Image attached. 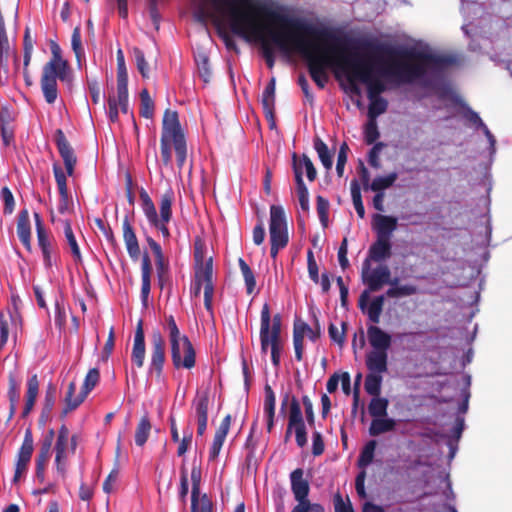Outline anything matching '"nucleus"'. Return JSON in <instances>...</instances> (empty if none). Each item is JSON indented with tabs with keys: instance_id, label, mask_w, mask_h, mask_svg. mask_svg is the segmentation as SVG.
I'll use <instances>...</instances> for the list:
<instances>
[{
	"instance_id": "63",
	"label": "nucleus",
	"mask_w": 512,
	"mask_h": 512,
	"mask_svg": "<svg viewBox=\"0 0 512 512\" xmlns=\"http://www.w3.org/2000/svg\"><path fill=\"white\" fill-rule=\"evenodd\" d=\"M196 63L198 66L200 77L204 80V82H208L211 76L208 56L206 54H200L196 58Z\"/></svg>"
},
{
	"instance_id": "25",
	"label": "nucleus",
	"mask_w": 512,
	"mask_h": 512,
	"mask_svg": "<svg viewBox=\"0 0 512 512\" xmlns=\"http://www.w3.org/2000/svg\"><path fill=\"white\" fill-rule=\"evenodd\" d=\"M232 417L230 414L226 415L221 421L219 427L217 428L212 445L209 450V461H215L219 456V453L222 449L226 436L229 432L231 425Z\"/></svg>"
},
{
	"instance_id": "49",
	"label": "nucleus",
	"mask_w": 512,
	"mask_h": 512,
	"mask_svg": "<svg viewBox=\"0 0 512 512\" xmlns=\"http://www.w3.org/2000/svg\"><path fill=\"white\" fill-rule=\"evenodd\" d=\"M53 173H54L55 181L57 183L60 197L62 198V201H64L66 203L68 201V197H69L66 175L63 172L62 168L56 164L53 165Z\"/></svg>"
},
{
	"instance_id": "33",
	"label": "nucleus",
	"mask_w": 512,
	"mask_h": 512,
	"mask_svg": "<svg viewBox=\"0 0 512 512\" xmlns=\"http://www.w3.org/2000/svg\"><path fill=\"white\" fill-rule=\"evenodd\" d=\"M276 396L269 384L264 387V413L267 418V431L270 433L274 427Z\"/></svg>"
},
{
	"instance_id": "4",
	"label": "nucleus",
	"mask_w": 512,
	"mask_h": 512,
	"mask_svg": "<svg viewBox=\"0 0 512 512\" xmlns=\"http://www.w3.org/2000/svg\"><path fill=\"white\" fill-rule=\"evenodd\" d=\"M172 146L175 150L177 166L182 169L187 159L185 133L178 112L166 109L163 113L160 137V155L162 163L166 167L172 163Z\"/></svg>"
},
{
	"instance_id": "12",
	"label": "nucleus",
	"mask_w": 512,
	"mask_h": 512,
	"mask_svg": "<svg viewBox=\"0 0 512 512\" xmlns=\"http://www.w3.org/2000/svg\"><path fill=\"white\" fill-rule=\"evenodd\" d=\"M314 326L310 327L301 319H296L293 325V346L295 358L302 361L304 353V337L307 336L312 342H316L322 334V329L317 316L314 314Z\"/></svg>"
},
{
	"instance_id": "57",
	"label": "nucleus",
	"mask_w": 512,
	"mask_h": 512,
	"mask_svg": "<svg viewBox=\"0 0 512 512\" xmlns=\"http://www.w3.org/2000/svg\"><path fill=\"white\" fill-rule=\"evenodd\" d=\"M206 244L205 242L200 238L196 237L194 240V260L195 265H205V262L207 261L206 257Z\"/></svg>"
},
{
	"instance_id": "62",
	"label": "nucleus",
	"mask_w": 512,
	"mask_h": 512,
	"mask_svg": "<svg viewBox=\"0 0 512 512\" xmlns=\"http://www.w3.org/2000/svg\"><path fill=\"white\" fill-rule=\"evenodd\" d=\"M224 20L227 21V16H219V22L218 23L213 22V24L216 26L218 34L222 38V40L224 41L226 47L228 49H236L237 46H236L235 41L233 40V38L223 28V21Z\"/></svg>"
},
{
	"instance_id": "35",
	"label": "nucleus",
	"mask_w": 512,
	"mask_h": 512,
	"mask_svg": "<svg viewBox=\"0 0 512 512\" xmlns=\"http://www.w3.org/2000/svg\"><path fill=\"white\" fill-rule=\"evenodd\" d=\"M76 392V383L75 381H71L68 384L67 392L65 394L64 402L65 407L63 408L62 415L65 416L69 412L75 410L78 408L86 399V397L83 395L82 391L78 395L75 396Z\"/></svg>"
},
{
	"instance_id": "10",
	"label": "nucleus",
	"mask_w": 512,
	"mask_h": 512,
	"mask_svg": "<svg viewBox=\"0 0 512 512\" xmlns=\"http://www.w3.org/2000/svg\"><path fill=\"white\" fill-rule=\"evenodd\" d=\"M260 21L262 23V33L260 35H257V36H254V35H251L249 37H243L244 39H258L261 41L262 43V55L265 59V62L268 66V68L272 69L275 65V56H274V50L270 44L273 43L275 45V43L273 42V40L271 39V32H284V33H287V30H284L278 23H275L273 22L272 20L270 19H267L265 17H261L260 18ZM276 46L285 54H290L292 52H297V50L293 49L291 51H283L277 44ZM299 54L304 58V56L299 52Z\"/></svg>"
},
{
	"instance_id": "3",
	"label": "nucleus",
	"mask_w": 512,
	"mask_h": 512,
	"mask_svg": "<svg viewBox=\"0 0 512 512\" xmlns=\"http://www.w3.org/2000/svg\"><path fill=\"white\" fill-rule=\"evenodd\" d=\"M363 48L373 52L379 64L378 73L396 85L412 84L422 79L429 68L442 70L456 63L451 55H438L414 48H396L382 43L366 42Z\"/></svg>"
},
{
	"instance_id": "43",
	"label": "nucleus",
	"mask_w": 512,
	"mask_h": 512,
	"mask_svg": "<svg viewBox=\"0 0 512 512\" xmlns=\"http://www.w3.org/2000/svg\"><path fill=\"white\" fill-rule=\"evenodd\" d=\"M376 446V440H370L364 445L357 459V466L359 468L365 470V468L372 463Z\"/></svg>"
},
{
	"instance_id": "37",
	"label": "nucleus",
	"mask_w": 512,
	"mask_h": 512,
	"mask_svg": "<svg viewBox=\"0 0 512 512\" xmlns=\"http://www.w3.org/2000/svg\"><path fill=\"white\" fill-rule=\"evenodd\" d=\"M64 236H65L66 242L70 248L74 262L76 264L82 263V261H83L82 254H81L78 242L76 240V237L73 233L71 223L68 220L64 221Z\"/></svg>"
},
{
	"instance_id": "1",
	"label": "nucleus",
	"mask_w": 512,
	"mask_h": 512,
	"mask_svg": "<svg viewBox=\"0 0 512 512\" xmlns=\"http://www.w3.org/2000/svg\"><path fill=\"white\" fill-rule=\"evenodd\" d=\"M219 16H227L231 32L239 37L260 35L263 29L261 17L278 23L287 33L271 32L270 36L286 52L295 34H306L319 40H338L328 28L281 13L262 0H201L193 13L194 19L202 25H206L208 20L218 23Z\"/></svg>"
},
{
	"instance_id": "23",
	"label": "nucleus",
	"mask_w": 512,
	"mask_h": 512,
	"mask_svg": "<svg viewBox=\"0 0 512 512\" xmlns=\"http://www.w3.org/2000/svg\"><path fill=\"white\" fill-rule=\"evenodd\" d=\"M122 236L129 257L137 261L141 255L140 245L129 217L126 215L122 220Z\"/></svg>"
},
{
	"instance_id": "17",
	"label": "nucleus",
	"mask_w": 512,
	"mask_h": 512,
	"mask_svg": "<svg viewBox=\"0 0 512 512\" xmlns=\"http://www.w3.org/2000/svg\"><path fill=\"white\" fill-rule=\"evenodd\" d=\"M201 475V468L194 465L191 469V512H213V503L207 494L200 497Z\"/></svg>"
},
{
	"instance_id": "44",
	"label": "nucleus",
	"mask_w": 512,
	"mask_h": 512,
	"mask_svg": "<svg viewBox=\"0 0 512 512\" xmlns=\"http://www.w3.org/2000/svg\"><path fill=\"white\" fill-rule=\"evenodd\" d=\"M314 149L316 150L322 165L330 170L333 165L332 154L328 149V146L319 137L314 139Z\"/></svg>"
},
{
	"instance_id": "41",
	"label": "nucleus",
	"mask_w": 512,
	"mask_h": 512,
	"mask_svg": "<svg viewBox=\"0 0 512 512\" xmlns=\"http://www.w3.org/2000/svg\"><path fill=\"white\" fill-rule=\"evenodd\" d=\"M152 425L148 415L141 417L135 431V443L142 447L148 440Z\"/></svg>"
},
{
	"instance_id": "34",
	"label": "nucleus",
	"mask_w": 512,
	"mask_h": 512,
	"mask_svg": "<svg viewBox=\"0 0 512 512\" xmlns=\"http://www.w3.org/2000/svg\"><path fill=\"white\" fill-rule=\"evenodd\" d=\"M7 397L9 400L8 421H10L15 416L17 404L20 399V383L13 374H9L8 376Z\"/></svg>"
},
{
	"instance_id": "31",
	"label": "nucleus",
	"mask_w": 512,
	"mask_h": 512,
	"mask_svg": "<svg viewBox=\"0 0 512 512\" xmlns=\"http://www.w3.org/2000/svg\"><path fill=\"white\" fill-rule=\"evenodd\" d=\"M151 271V260L148 253L145 252L141 261V298L144 304L147 302L151 290Z\"/></svg>"
},
{
	"instance_id": "52",
	"label": "nucleus",
	"mask_w": 512,
	"mask_h": 512,
	"mask_svg": "<svg viewBox=\"0 0 512 512\" xmlns=\"http://www.w3.org/2000/svg\"><path fill=\"white\" fill-rule=\"evenodd\" d=\"M238 264L245 281L247 293L252 294L256 287V279L254 273L249 265L244 261V259L239 258Z\"/></svg>"
},
{
	"instance_id": "45",
	"label": "nucleus",
	"mask_w": 512,
	"mask_h": 512,
	"mask_svg": "<svg viewBox=\"0 0 512 512\" xmlns=\"http://www.w3.org/2000/svg\"><path fill=\"white\" fill-rule=\"evenodd\" d=\"M351 197L354 208L359 218L365 217V208L362 201L361 187L357 179H353L350 183Z\"/></svg>"
},
{
	"instance_id": "59",
	"label": "nucleus",
	"mask_w": 512,
	"mask_h": 512,
	"mask_svg": "<svg viewBox=\"0 0 512 512\" xmlns=\"http://www.w3.org/2000/svg\"><path fill=\"white\" fill-rule=\"evenodd\" d=\"M137 69L143 78H149V65L145 59V55L140 48L133 49Z\"/></svg>"
},
{
	"instance_id": "50",
	"label": "nucleus",
	"mask_w": 512,
	"mask_h": 512,
	"mask_svg": "<svg viewBox=\"0 0 512 512\" xmlns=\"http://www.w3.org/2000/svg\"><path fill=\"white\" fill-rule=\"evenodd\" d=\"M397 178L398 175L395 172H392L384 177H376L370 184L369 188L374 192H383V190L391 187Z\"/></svg>"
},
{
	"instance_id": "26",
	"label": "nucleus",
	"mask_w": 512,
	"mask_h": 512,
	"mask_svg": "<svg viewBox=\"0 0 512 512\" xmlns=\"http://www.w3.org/2000/svg\"><path fill=\"white\" fill-rule=\"evenodd\" d=\"M145 334L143 330V321L139 320L136 326L134 342L132 347L131 359L137 366V368H142L145 360Z\"/></svg>"
},
{
	"instance_id": "22",
	"label": "nucleus",
	"mask_w": 512,
	"mask_h": 512,
	"mask_svg": "<svg viewBox=\"0 0 512 512\" xmlns=\"http://www.w3.org/2000/svg\"><path fill=\"white\" fill-rule=\"evenodd\" d=\"M290 484L294 499L297 501L296 506H302L307 502H311L308 498L310 484L309 481L304 478V470L302 468H296L290 473ZM302 508L303 507H301V509Z\"/></svg>"
},
{
	"instance_id": "36",
	"label": "nucleus",
	"mask_w": 512,
	"mask_h": 512,
	"mask_svg": "<svg viewBox=\"0 0 512 512\" xmlns=\"http://www.w3.org/2000/svg\"><path fill=\"white\" fill-rule=\"evenodd\" d=\"M175 200V194L171 187H169L165 192L161 195L159 201V219H162L163 222H170L172 219V205Z\"/></svg>"
},
{
	"instance_id": "60",
	"label": "nucleus",
	"mask_w": 512,
	"mask_h": 512,
	"mask_svg": "<svg viewBox=\"0 0 512 512\" xmlns=\"http://www.w3.org/2000/svg\"><path fill=\"white\" fill-rule=\"evenodd\" d=\"M94 222L98 229L103 233V235L105 236L108 243L112 246V248H118V242L110 225L105 224L104 221L100 218H96Z\"/></svg>"
},
{
	"instance_id": "56",
	"label": "nucleus",
	"mask_w": 512,
	"mask_h": 512,
	"mask_svg": "<svg viewBox=\"0 0 512 512\" xmlns=\"http://www.w3.org/2000/svg\"><path fill=\"white\" fill-rule=\"evenodd\" d=\"M347 326V322L343 321L341 323V330H339L336 325L331 323L328 327V333L331 340L336 342L338 345L342 346L345 342Z\"/></svg>"
},
{
	"instance_id": "54",
	"label": "nucleus",
	"mask_w": 512,
	"mask_h": 512,
	"mask_svg": "<svg viewBox=\"0 0 512 512\" xmlns=\"http://www.w3.org/2000/svg\"><path fill=\"white\" fill-rule=\"evenodd\" d=\"M100 379V372L97 368H92L85 376L81 391L85 397L95 388Z\"/></svg>"
},
{
	"instance_id": "16",
	"label": "nucleus",
	"mask_w": 512,
	"mask_h": 512,
	"mask_svg": "<svg viewBox=\"0 0 512 512\" xmlns=\"http://www.w3.org/2000/svg\"><path fill=\"white\" fill-rule=\"evenodd\" d=\"M365 364L368 369V374L365 377L364 388L365 391L371 396H380L382 382H383V373L388 371V363L378 362L375 363L374 360L365 359Z\"/></svg>"
},
{
	"instance_id": "42",
	"label": "nucleus",
	"mask_w": 512,
	"mask_h": 512,
	"mask_svg": "<svg viewBox=\"0 0 512 512\" xmlns=\"http://www.w3.org/2000/svg\"><path fill=\"white\" fill-rule=\"evenodd\" d=\"M292 158H293V172H294V176H295L297 196L298 197H309L308 188L306 187L304 180H303L302 165L297 162V154L294 153Z\"/></svg>"
},
{
	"instance_id": "18",
	"label": "nucleus",
	"mask_w": 512,
	"mask_h": 512,
	"mask_svg": "<svg viewBox=\"0 0 512 512\" xmlns=\"http://www.w3.org/2000/svg\"><path fill=\"white\" fill-rule=\"evenodd\" d=\"M290 427H293L295 440L298 447L303 448L307 444V430L300 403L296 397L290 401Z\"/></svg>"
},
{
	"instance_id": "13",
	"label": "nucleus",
	"mask_w": 512,
	"mask_h": 512,
	"mask_svg": "<svg viewBox=\"0 0 512 512\" xmlns=\"http://www.w3.org/2000/svg\"><path fill=\"white\" fill-rule=\"evenodd\" d=\"M150 364L149 373L155 374L159 380L162 377L166 361V343L159 329H154L150 337Z\"/></svg>"
},
{
	"instance_id": "55",
	"label": "nucleus",
	"mask_w": 512,
	"mask_h": 512,
	"mask_svg": "<svg viewBox=\"0 0 512 512\" xmlns=\"http://www.w3.org/2000/svg\"><path fill=\"white\" fill-rule=\"evenodd\" d=\"M34 47V40L31 37L29 27H26L23 37V64L29 66Z\"/></svg>"
},
{
	"instance_id": "47",
	"label": "nucleus",
	"mask_w": 512,
	"mask_h": 512,
	"mask_svg": "<svg viewBox=\"0 0 512 512\" xmlns=\"http://www.w3.org/2000/svg\"><path fill=\"white\" fill-rule=\"evenodd\" d=\"M454 102L463 109V117L469 123L474 125L476 128H480L484 124L478 113L472 110L461 98L456 97Z\"/></svg>"
},
{
	"instance_id": "8",
	"label": "nucleus",
	"mask_w": 512,
	"mask_h": 512,
	"mask_svg": "<svg viewBox=\"0 0 512 512\" xmlns=\"http://www.w3.org/2000/svg\"><path fill=\"white\" fill-rule=\"evenodd\" d=\"M34 220L37 243L43 256L44 266L49 269L60 259L59 249L53 235L46 230L39 213L34 212Z\"/></svg>"
},
{
	"instance_id": "19",
	"label": "nucleus",
	"mask_w": 512,
	"mask_h": 512,
	"mask_svg": "<svg viewBox=\"0 0 512 512\" xmlns=\"http://www.w3.org/2000/svg\"><path fill=\"white\" fill-rule=\"evenodd\" d=\"M34 450L33 434L30 428H27L24 434L22 445L17 454V461L15 464V473L13 481L17 482L22 474L27 470L28 464L31 460Z\"/></svg>"
},
{
	"instance_id": "30",
	"label": "nucleus",
	"mask_w": 512,
	"mask_h": 512,
	"mask_svg": "<svg viewBox=\"0 0 512 512\" xmlns=\"http://www.w3.org/2000/svg\"><path fill=\"white\" fill-rule=\"evenodd\" d=\"M39 392V380L36 374L32 375L27 381V390L25 393V405L21 414L26 418L32 411Z\"/></svg>"
},
{
	"instance_id": "38",
	"label": "nucleus",
	"mask_w": 512,
	"mask_h": 512,
	"mask_svg": "<svg viewBox=\"0 0 512 512\" xmlns=\"http://www.w3.org/2000/svg\"><path fill=\"white\" fill-rule=\"evenodd\" d=\"M396 421L392 418L378 417L373 418L369 427V434L371 436H378L383 433L395 430Z\"/></svg>"
},
{
	"instance_id": "24",
	"label": "nucleus",
	"mask_w": 512,
	"mask_h": 512,
	"mask_svg": "<svg viewBox=\"0 0 512 512\" xmlns=\"http://www.w3.org/2000/svg\"><path fill=\"white\" fill-rule=\"evenodd\" d=\"M397 218L380 213L372 216V228L376 232L377 238L390 239L393 232L397 229Z\"/></svg>"
},
{
	"instance_id": "20",
	"label": "nucleus",
	"mask_w": 512,
	"mask_h": 512,
	"mask_svg": "<svg viewBox=\"0 0 512 512\" xmlns=\"http://www.w3.org/2000/svg\"><path fill=\"white\" fill-rule=\"evenodd\" d=\"M54 141L58 152L63 159L65 169L68 176H72L74 173V168L77 164V157L75 155L74 149L67 140L64 132L61 129H57L54 135Z\"/></svg>"
},
{
	"instance_id": "61",
	"label": "nucleus",
	"mask_w": 512,
	"mask_h": 512,
	"mask_svg": "<svg viewBox=\"0 0 512 512\" xmlns=\"http://www.w3.org/2000/svg\"><path fill=\"white\" fill-rule=\"evenodd\" d=\"M364 134L365 142L368 145L374 144L376 140L379 138L380 133L378 131V126L375 119H368V122L365 126Z\"/></svg>"
},
{
	"instance_id": "5",
	"label": "nucleus",
	"mask_w": 512,
	"mask_h": 512,
	"mask_svg": "<svg viewBox=\"0 0 512 512\" xmlns=\"http://www.w3.org/2000/svg\"><path fill=\"white\" fill-rule=\"evenodd\" d=\"M51 58L43 66L40 85L45 101L54 104L58 97L57 79L64 82L69 77V63L62 58L60 46L51 41Z\"/></svg>"
},
{
	"instance_id": "53",
	"label": "nucleus",
	"mask_w": 512,
	"mask_h": 512,
	"mask_svg": "<svg viewBox=\"0 0 512 512\" xmlns=\"http://www.w3.org/2000/svg\"><path fill=\"white\" fill-rule=\"evenodd\" d=\"M140 115L144 118H152L154 115V102L147 89L140 92Z\"/></svg>"
},
{
	"instance_id": "7",
	"label": "nucleus",
	"mask_w": 512,
	"mask_h": 512,
	"mask_svg": "<svg viewBox=\"0 0 512 512\" xmlns=\"http://www.w3.org/2000/svg\"><path fill=\"white\" fill-rule=\"evenodd\" d=\"M165 329L168 333L171 360L176 369H192L196 364L195 349L186 335H181L172 315L166 317Z\"/></svg>"
},
{
	"instance_id": "11",
	"label": "nucleus",
	"mask_w": 512,
	"mask_h": 512,
	"mask_svg": "<svg viewBox=\"0 0 512 512\" xmlns=\"http://www.w3.org/2000/svg\"><path fill=\"white\" fill-rule=\"evenodd\" d=\"M362 281L368 286L367 291L370 293L379 291L385 284L395 286L399 283V278L391 279V271L387 265L370 269L369 259H365L362 266Z\"/></svg>"
},
{
	"instance_id": "48",
	"label": "nucleus",
	"mask_w": 512,
	"mask_h": 512,
	"mask_svg": "<svg viewBox=\"0 0 512 512\" xmlns=\"http://www.w3.org/2000/svg\"><path fill=\"white\" fill-rule=\"evenodd\" d=\"M368 119H377L378 116L385 113L388 108V101L383 97L369 99Z\"/></svg>"
},
{
	"instance_id": "32",
	"label": "nucleus",
	"mask_w": 512,
	"mask_h": 512,
	"mask_svg": "<svg viewBox=\"0 0 512 512\" xmlns=\"http://www.w3.org/2000/svg\"><path fill=\"white\" fill-rule=\"evenodd\" d=\"M57 389L53 383H49L45 390L43 408L39 417V424L45 425L51 416L52 410L56 402Z\"/></svg>"
},
{
	"instance_id": "21",
	"label": "nucleus",
	"mask_w": 512,
	"mask_h": 512,
	"mask_svg": "<svg viewBox=\"0 0 512 512\" xmlns=\"http://www.w3.org/2000/svg\"><path fill=\"white\" fill-rule=\"evenodd\" d=\"M370 293L364 290L358 300V306L363 313H366L372 325L380 322V317L383 311L385 297L383 295L376 296L368 305Z\"/></svg>"
},
{
	"instance_id": "9",
	"label": "nucleus",
	"mask_w": 512,
	"mask_h": 512,
	"mask_svg": "<svg viewBox=\"0 0 512 512\" xmlns=\"http://www.w3.org/2000/svg\"><path fill=\"white\" fill-rule=\"evenodd\" d=\"M367 338L372 350L369 351L365 359L374 360L375 363H388V350L391 347V335L382 330L377 325L367 327Z\"/></svg>"
},
{
	"instance_id": "46",
	"label": "nucleus",
	"mask_w": 512,
	"mask_h": 512,
	"mask_svg": "<svg viewBox=\"0 0 512 512\" xmlns=\"http://www.w3.org/2000/svg\"><path fill=\"white\" fill-rule=\"evenodd\" d=\"M139 196L142 202V210L148 220V222L155 220L158 217L156 207L151 197L144 188H141Z\"/></svg>"
},
{
	"instance_id": "64",
	"label": "nucleus",
	"mask_w": 512,
	"mask_h": 512,
	"mask_svg": "<svg viewBox=\"0 0 512 512\" xmlns=\"http://www.w3.org/2000/svg\"><path fill=\"white\" fill-rule=\"evenodd\" d=\"M1 197L4 202V213L11 214L15 208L14 196L8 187L1 189Z\"/></svg>"
},
{
	"instance_id": "58",
	"label": "nucleus",
	"mask_w": 512,
	"mask_h": 512,
	"mask_svg": "<svg viewBox=\"0 0 512 512\" xmlns=\"http://www.w3.org/2000/svg\"><path fill=\"white\" fill-rule=\"evenodd\" d=\"M317 213L324 228L328 225L329 201L323 196L316 197Z\"/></svg>"
},
{
	"instance_id": "6",
	"label": "nucleus",
	"mask_w": 512,
	"mask_h": 512,
	"mask_svg": "<svg viewBox=\"0 0 512 512\" xmlns=\"http://www.w3.org/2000/svg\"><path fill=\"white\" fill-rule=\"evenodd\" d=\"M260 343L262 354H267L271 348V361L274 367H279L283 343L281 339V315L276 314L271 319L270 307L265 303L260 316Z\"/></svg>"
},
{
	"instance_id": "2",
	"label": "nucleus",
	"mask_w": 512,
	"mask_h": 512,
	"mask_svg": "<svg viewBox=\"0 0 512 512\" xmlns=\"http://www.w3.org/2000/svg\"><path fill=\"white\" fill-rule=\"evenodd\" d=\"M338 40H319L306 34H295L289 49L300 52L306 61L308 72L316 85L323 89L329 80L327 69L337 67L342 70L348 82L359 80L367 86L368 99L381 97L387 87L383 81L373 76V62L378 63L373 52L367 57L352 51V41L337 35Z\"/></svg>"
},
{
	"instance_id": "28",
	"label": "nucleus",
	"mask_w": 512,
	"mask_h": 512,
	"mask_svg": "<svg viewBox=\"0 0 512 512\" xmlns=\"http://www.w3.org/2000/svg\"><path fill=\"white\" fill-rule=\"evenodd\" d=\"M275 89H276V79L272 77L269 83L266 85L263 93L261 103L263 106V111L267 120L271 121L272 125H275L274 117H275Z\"/></svg>"
},
{
	"instance_id": "15",
	"label": "nucleus",
	"mask_w": 512,
	"mask_h": 512,
	"mask_svg": "<svg viewBox=\"0 0 512 512\" xmlns=\"http://www.w3.org/2000/svg\"><path fill=\"white\" fill-rule=\"evenodd\" d=\"M194 281L204 285V306L210 313L213 312V258L208 257L205 265H195Z\"/></svg>"
},
{
	"instance_id": "29",
	"label": "nucleus",
	"mask_w": 512,
	"mask_h": 512,
	"mask_svg": "<svg viewBox=\"0 0 512 512\" xmlns=\"http://www.w3.org/2000/svg\"><path fill=\"white\" fill-rule=\"evenodd\" d=\"M17 235L24 247L31 252V225L29 214L26 209L22 210L17 219Z\"/></svg>"
},
{
	"instance_id": "51",
	"label": "nucleus",
	"mask_w": 512,
	"mask_h": 512,
	"mask_svg": "<svg viewBox=\"0 0 512 512\" xmlns=\"http://www.w3.org/2000/svg\"><path fill=\"white\" fill-rule=\"evenodd\" d=\"M417 293V287L415 285L406 284V285H398L391 286L386 291V296L389 298H400L406 296H412Z\"/></svg>"
},
{
	"instance_id": "14",
	"label": "nucleus",
	"mask_w": 512,
	"mask_h": 512,
	"mask_svg": "<svg viewBox=\"0 0 512 512\" xmlns=\"http://www.w3.org/2000/svg\"><path fill=\"white\" fill-rule=\"evenodd\" d=\"M269 234L270 243L287 246L289 242V235L287 220L282 206L272 205L270 207Z\"/></svg>"
},
{
	"instance_id": "39",
	"label": "nucleus",
	"mask_w": 512,
	"mask_h": 512,
	"mask_svg": "<svg viewBox=\"0 0 512 512\" xmlns=\"http://www.w3.org/2000/svg\"><path fill=\"white\" fill-rule=\"evenodd\" d=\"M193 407L195 408L197 421H208L209 393L207 391L197 393L193 400Z\"/></svg>"
},
{
	"instance_id": "40",
	"label": "nucleus",
	"mask_w": 512,
	"mask_h": 512,
	"mask_svg": "<svg viewBox=\"0 0 512 512\" xmlns=\"http://www.w3.org/2000/svg\"><path fill=\"white\" fill-rule=\"evenodd\" d=\"M389 401L387 398L372 396L368 405V412L373 418L386 417Z\"/></svg>"
},
{
	"instance_id": "27",
	"label": "nucleus",
	"mask_w": 512,
	"mask_h": 512,
	"mask_svg": "<svg viewBox=\"0 0 512 512\" xmlns=\"http://www.w3.org/2000/svg\"><path fill=\"white\" fill-rule=\"evenodd\" d=\"M392 255V244L390 239L377 238L375 242L369 247L368 257L370 261L377 263L389 259Z\"/></svg>"
}]
</instances>
